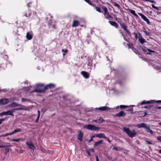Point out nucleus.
<instances>
[{
  "instance_id": "f257e3e1",
  "label": "nucleus",
  "mask_w": 161,
  "mask_h": 161,
  "mask_svg": "<svg viewBox=\"0 0 161 161\" xmlns=\"http://www.w3.org/2000/svg\"><path fill=\"white\" fill-rule=\"evenodd\" d=\"M9 106L12 108L18 106L21 107L15 109V110H29L28 107H25L24 106L21 104H17L15 102H12L11 104H9Z\"/></svg>"
},
{
  "instance_id": "f03ea898",
  "label": "nucleus",
  "mask_w": 161,
  "mask_h": 161,
  "mask_svg": "<svg viewBox=\"0 0 161 161\" xmlns=\"http://www.w3.org/2000/svg\"><path fill=\"white\" fill-rule=\"evenodd\" d=\"M32 92H36L39 93L45 92L44 84L38 83L36 84V88L32 91Z\"/></svg>"
},
{
  "instance_id": "7ed1b4c3",
  "label": "nucleus",
  "mask_w": 161,
  "mask_h": 161,
  "mask_svg": "<svg viewBox=\"0 0 161 161\" xmlns=\"http://www.w3.org/2000/svg\"><path fill=\"white\" fill-rule=\"evenodd\" d=\"M123 130L130 137L132 138L137 134L136 132L134 130L131 131L128 128L123 127Z\"/></svg>"
},
{
  "instance_id": "20e7f679",
  "label": "nucleus",
  "mask_w": 161,
  "mask_h": 161,
  "mask_svg": "<svg viewBox=\"0 0 161 161\" xmlns=\"http://www.w3.org/2000/svg\"><path fill=\"white\" fill-rule=\"evenodd\" d=\"M102 8L104 11L103 14L105 18L108 20L112 19L113 17L111 15H110L107 8L105 6H103L102 7Z\"/></svg>"
},
{
  "instance_id": "39448f33",
  "label": "nucleus",
  "mask_w": 161,
  "mask_h": 161,
  "mask_svg": "<svg viewBox=\"0 0 161 161\" xmlns=\"http://www.w3.org/2000/svg\"><path fill=\"white\" fill-rule=\"evenodd\" d=\"M155 103H161V100L155 101V100H151L149 101H146L144 100L140 103L139 105H142L146 104H151Z\"/></svg>"
},
{
  "instance_id": "423d86ee",
  "label": "nucleus",
  "mask_w": 161,
  "mask_h": 161,
  "mask_svg": "<svg viewBox=\"0 0 161 161\" xmlns=\"http://www.w3.org/2000/svg\"><path fill=\"white\" fill-rule=\"evenodd\" d=\"M86 129L92 130L96 131L99 130V128L98 127L94 125L89 124L86 125Z\"/></svg>"
},
{
  "instance_id": "0eeeda50",
  "label": "nucleus",
  "mask_w": 161,
  "mask_h": 161,
  "mask_svg": "<svg viewBox=\"0 0 161 161\" xmlns=\"http://www.w3.org/2000/svg\"><path fill=\"white\" fill-rule=\"evenodd\" d=\"M9 102L8 99L6 98H2L0 100V104L4 105L8 103Z\"/></svg>"
},
{
  "instance_id": "6e6552de",
  "label": "nucleus",
  "mask_w": 161,
  "mask_h": 161,
  "mask_svg": "<svg viewBox=\"0 0 161 161\" xmlns=\"http://www.w3.org/2000/svg\"><path fill=\"white\" fill-rule=\"evenodd\" d=\"M138 14L141 16V18L146 22H147V23L148 24H150V22L148 19L143 14L141 13H138Z\"/></svg>"
},
{
  "instance_id": "1a4fd4ad",
  "label": "nucleus",
  "mask_w": 161,
  "mask_h": 161,
  "mask_svg": "<svg viewBox=\"0 0 161 161\" xmlns=\"http://www.w3.org/2000/svg\"><path fill=\"white\" fill-rule=\"evenodd\" d=\"M55 86V85L53 83H50L47 85L44 86L45 91H46V90H48L49 89L54 88Z\"/></svg>"
},
{
  "instance_id": "9d476101",
  "label": "nucleus",
  "mask_w": 161,
  "mask_h": 161,
  "mask_svg": "<svg viewBox=\"0 0 161 161\" xmlns=\"http://www.w3.org/2000/svg\"><path fill=\"white\" fill-rule=\"evenodd\" d=\"M26 145L28 146L29 148L34 150L35 149L34 145L31 142H27L26 143Z\"/></svg>"
},
{
  "instance_id": "9b49d317",
  "label": "nucleus",
  "mask_w": 161,
  "mask_h": 161,
  "mask_svg": "<svg viewBox=\"0 0 161 161\" xmlns=\"http://www.w3.org/2000/svg\"><path fill=\"white\" fill-rule=\"evenodd\" d=\"M81 74L86 79L88 78L90 76V74L89 73L85 71L81 72Z\"/></svg>"
},
{
  "instance_id": "f8f14e48",
  "label": "nucleus",
  "mask_w": 161,
  "mask_h": 161,
  "mask_svg": "<svg viewBox=\"0 0 161 161\" xmlns=\"http://www.w3.org/2000/svg\"><path fill=\"white\" fill-rule=\"evenodd\" d=\"M125 113L122 110L119 113L116 114L115 115V117H125Z\"/></svg>"
},
{
  "instance_id": "ddd939ff",
  "label": "nucleus",
  "mask_w": 161,
  "mask_h": 161,
  "mask_svg": "<svg viewBox=\"0 0 161 161\" xmlns=\"http://www.w3.org/2000/svg\"><path fill=\"white\" fill-rule=\"evenodd\" d=\"M95 136L97 137H99V138H103L105 139H107V137L105 136V134L102 133L97 134L95 135Z\"/></svg>"
},
{
  "instance_id": "4468645a",
  "label": "nucleus",
  "mask_w": 161,
  "mask_h": 161,
  "mask_svg": "<svg viewBox=\"0 0 161 161\" xmlns=\"http://www.w3.org/2000/svg\"><path fill=\"white\" fill-rule=\"evenodd\" d=\"M80 24V23L79 21L76 20H74L71 26L73 27H77Z\"/></svg>"
},
{
  "instance_id": "2eb2a0df",
  "label": "nucleus",
  "mask_w": 161,
  "mask_h": 161,
  "mask_svg": "<svg viewBox=\"0 0 161 161\" xmlns=\"http://www.w3.org/2000/svg\"><path fill=\"white\" fill-rule=\"evenodd\" d=\"M108 22L111 25L115 27L116 28H118L119 27V25L118 24L114 21H112L109 20L108 21Z\"/></svg>"
},
{
  "instance_id": "dca6fc26",
  "label": "nucleus",
  "mask_w": 161,
  "mask_h": 161,
  "mask_svg": "<svg viewBox=\"0 0 161 161\" xmlns=\"http://www.w3.org/2000/svg\"><path fill=\"white\" fill-rule=\"evenodd\" d=\"M138 35L139 36V41L140 43L142 44L145 42H146V40L142 37V35L140 33H138Z\"/></svg>"
},
{
  "instance_id": "f3484780",
  "label": "nucleus",
  "mask_w": 161,
  "mask_h": 161,
  "mask_svg": "<svg viewBox=\"0 0 161 161\" xmlns=\"http://www.w3.org/2000/svg\"><path fill=\"white\" fill-rule=\"evenodd\" d=\"M96 109H97L99 110L104 111L108 110L109 109V108L107 107L103 106L101 107H99L98 108H97Z\"/></svg>"
},
{
  "instance_id": "a211bd4d",
  "label": "nucleus",
  "mask_w": 161,
  "mask_h": 161,
  "mask_svg": "<svg viewBox=\"0 0 161 161\" xmlns=\"http://www.w3.org/2000/svg\"><path fill=\"white\" fill-rule=\"evenodd\" d=\"M142 50L144 52H147V54H151V53L155 52L154 51L148 49H142Z\"/></svg>"
},
{
  "instance_id": "6ab92c4d",
  "label": "nucleus",
  "mask_w": 161,
  "mask_h": 161,
  "mask_svg": "<svg viewBox=\"0 0 161 161\" xmlns=\"http://www.w3.org/2000/svg\"><path fill=\"white\" fill-rule=\"evenodd\" d=\"M83 136V134L81 131H79V134L78 136V139L81 142L82 140V138Z\"/></svg>"
},
{
  "instance_id": "aec40b11",
  "label": "nucleus",
  "mask_w": 161,
  "mask_h": 161,
  "mask_svg": "<svg viewBox=\"0 0 161 161\" xmlns=\"http://www.w3.org/2000/svg\"><path fill=\"white\" fill-rule=\"evenodd\" d=\"M137 127L138 128H144L145 129L146 127H147V125L145 123H142L138 124L137 125Z\"/></svg>"
},
{
  "instance_id": "412c9836",
  "label": "nucleus",
  "mask_w": 161,
  "mask_h": 161,
  "mask_svg": "<svg viewBox=\"0 0 161 161\" xmlns=\"http://www.w3.org/2000/svg\"><path fill=\"white\" fill-rule=\"evenodd\" d=\"M122 28L123 29L124 31L126 30L127 29V27L124 23H122L120 25Z\"/></svg>"
},
{
  "instance_id": "4be33fe9",
  "label": "nucleus",
  "mask_w": 161,
  "mask_h": 161,
  "mask_svg": "<svg viewBox=\"0 0 161 161\" xmlns=\"http://www.w3.org/2000/svg\"><path fill=\"white\" fill-rule=\"evenodd\" d=\"M26 37L27 39L29 40H30L32 38V35L29 32L27 33Z\"/></svg>"
},
{
  "instance_id": "5701e85b",
  "label": "nucleus",
  "mask_w": 161,
  "mask_h": 161,
  "mask_svg": "<svg viewBox=\"0 0 161 161\" xmlns=\"http://www.w3.org/2000/svg\"><path fill=\"white\" fill-rule=\"evenodd\" d=\"M5 115H10L13 116V112L11 110H8L7 111L5 112Z\"/></svg>"
},
{
  "instance_id": "b1692460",
  "label": "nucleus",
  "mask_w": 161,
  "mask_h": 161,
  "mask_svg": "<svg viewBox=\"0 0 161 161\" xmlns=\"http://www.w3.org/2000/svg\"><path fill=\"white\" fill-rule=\"evenodd\" d=\"M21 129H20V128L16 129H15L14 131H13L12 132L10 133V135H13L17 132L21 131Z\"/></svg>"
},
{
  "instance_id": "393cba45",
  "label": "nucleus",
  "mask_w": 161,
  "mask_h": 161,
  "mask_svg": "<svg viewBox=\"0 0 161 161\" xmlns=\"http://www.w3.org/2000/svg\"><path fill=\"white\" fill-rule=\"evenodd\" d=\"M147 132L150 133L151 134H153V130L150 129V127L149 126L147 127H147H146L145 129Z\"/></svg>"
},
{
  "instance_id": "a878e982",
  "label": "nucleus",
  "mask_w": 161,
  "mask_h": 161,
  "mask_svg": "<svg viewBox=\"0 0 161 161\" xmlns=\"http://www.w3.org/2000/svg\"><path fill=\"white\" fill-rule=\"evenodd\" d=\"M128 10L130 12L133 14L135 16L137 17H138L136 13L135 12L134 10H133L132 9H130L128 8Z\"/></svg>"
},
{
  "instance_id": "bb28decb",
  "label": "nucleus",
  "mask_w": 161,
  "mask_h": 161,
  "mask_svg": "<svg viewBox=\"0 0 161 161\" xmlns=\"http://www.w3.org/2000/svg\"><path fill=\"white\" fill-rule=\"evenodd\" d=\"M103 143V140H101L98 142H96L94 144V147H97L98 145L100 144H102Z\"/></svg>"
},
{
  "instance_id": "cd10ccee",
  "label": "nucleus",
  "mask_w": 161,
  "mask_h": 161,
  "mask_svg": "<svg viewBox=\"0 0 161 161\" xmlns=\"http://www.w3.org/2000/svg\"><path fill=\"white\" fill-rule=\"evenodd\" d=\"M86 2L89 4L91 6L95 7V4L92 3L90 0H84Z\"/></svg>"
},
{
  "instance_id": "c85d7f7f",
  "label": "nucleus",
  "mask_w": 161,
  "mask_h": 161,
  "mask_svg": "<svg viewBox=\"0 0 161 161\" xmlns=\"http://www.w3.org/2000/svg\"><path fill=\"white\" fill-rule=\"evenodd\" d=\"M115 20L117 21V22L119 24L122 23L123 22H122V19L121 18H115Z\"/></svg>"
},
{
  "instance_id": "c756f323",
  "label": "nucleus",
  "mask_w": 161,
  "mask_h": 161,
  "mask_svg": "<svg viewBox=\"0 0 161 161\" xmlns=\"http://www.w3.org/2000/svg\"><path fill=\"white\" fill-rule=\"evenodd\" d=\"M97 119V123H102L104 121V120L101 117H100L99 119Z\"/></svg>"
},
{
  "instance_id": "7c9ffc66",
  "label": "nucleus",
  "mask_w": 161,
  "mask_h": 161,
  "mask_svg": "<svg viewBox=\"0 0 161 161\" xmlns=\"http://www.w3.org/2000/svg\"><path fill=\"white\" fill-rule=\"evenodd\" d=\"M134 105H130L129 106H126V105H120L119 106V107L120 108H127L130 107H133L134 106Z\"/></svg>"
},
{
  "instance_id": "2f4dec72",
  "label": "nucleus",
  "mask_w": 161,
  "mask_h": 161,
  "mask_svg": "<svg viewBox=\"0 0 161 161\" xmlns=\"http://www.w3.org/2000/svg\"><path fill=\"white\" fill-rule=\"evenodd\" d=\"M20 140L21 141H22L23 139H20V138H18V139H11V141H12L15 142H18L19 141H20Z\"/></svg>"
},
{
  "instance_id": "473e14b6",
  "label": "nucleus",
  "mask_w": 161,
  "mask_h": 161,
  "mask_svg": "<svg viewBox=\"0 0 161 161\" xmlns=\"http://www.w3.org/2000/svg\"><path fill=\"white\" fill-rule=\"evenodd\" d=\"M92 60H91V59H90V60L88 61V63L87 64L88 66L89 67H91L92 66Z\"/></svg>"
},
{
  "instance_id": "72a5a7b5",
  "label": "nucleus",
  "mask_w": 161,
  "mask_h": 161,
  "mask_svg": "<svg viewBox=\"0 0 161 161\" xmlns=\"http://www.w3.org/2000/svg\"><path fill=\"white\" fill-rule=\"evenodd\" d=\"M38 117H37L36 119V123H37L38 122V121L39 120V117H40V111L39 110H38Z\"/></svg>"
},
{
  "instance_id": "f704fd0d",
  "label": "nucleus",
  "mask_w": 161,
  "mask_h": 161,
  "mask_svg": "<svg viewBox=\"0 0 161 161\" xmlns=\"http://www.w3.org/2000/svg\"><path fill=\"white\" fill-rule=\"evenodd\" d=\"M94 7H95V9L97 11L100 13H102V11L101 10V8L100 7H96L95 6Z\"/></svg>"
},
{
  "instance_id": "c9c22d12",
  "label": "nucleus",
  "mask_w": 161,
  "mask_h": 161,
  "mask_svg": "<svg viewBox=\"0 0 161 161\" xmlns=\"http://www.w3.org/2000/svg\"><path fill=\"white\" fill-rule=\"evenodd\" d=\"M113 150H114L116 151L121 150V148L119 147H113Z\"/></svg>"
},
{
  "instance_id": "e433bc0d",
  "label": "nucleus",
  "mask_w": 161,
  "mask_h": 161,
  "mask_svg": "<svg viewBox=\"0 0 161 161\" xmlns=\"http://www.w3.org/2000/svg\"><path fill=\"white\" fill-rule=\"evenodd\" d=\"M30 99H26L24 98H22L21 99V101L22 102H25L26 101L30 102Z\"/></svg>"
},
{
  "instance_id": "4c0bfd02",
  "label": "nucleus",
  "mask_w": 161,
  "mask_h": 161,
  "mask_svg": "<svg viewBox=\"0 0 161 161\" xmlns=\"http://www.w3.org/2000/svg\"><path fill=\"white\" fill-rule=\"evenodd\" d=\"M153 105H151L149 106H145L143 107L144 108L147 109H150L152 107Z\"/></svg>"
},
{
  "instance_id": "58836bf2",
  "label": "nucleus",
  "mask_w": 161,
  "mask_h": 161,
  "mask_svg": "<svg viewBox=\"0 0 161 161\" xmlns=\"http://www.w3.org/2000/svg\"><path fill=\"white\" fill-rule=\"evenodd\" d=\"M27 6L29 8H30L32 7L33 6V3L32 2H30L28 3Z\"/></svg>"
},
{
  "instance_id": "ea45409f",
  "label": "nucleus",
  "mask_w": 161,
  "mask_h": 161,
  "mask_svg": "<svg viewBox=\"0 0 161 161\" xmlns=\"http://www.w3.org/2000/svg\"><path fill=\"white\" fill-rule=\"evenodd\" d=\"M9 135H10V133H7V134H4V135H0V137H3L6 136H9Z\"/></svg>"
},
{
  "instance_id": "a19ab883",
  "label": "nucleus",
  "mask_w": 161,
  "mask_h": 161,
  "mask_svg": "<svg viewBox=\"0 0 161 161\" xmlns=\"http://www.w3.org/2000/svg\"><path fill=\"white\" fill-rule=\"evenodd\" d=\"M113 3H114V6L117 7L118 8H120V6L119 4L115 2H114Z\"/></svg>"
},
{
  "instance_id": "79ce46f5",
  "label": "nucleus",
  "mask_w": 161,
  "mask_h": 161,
  "mask_svg": "<svg viewBox=\"0 0 161 161\" xmlns=\"http://www.w3.org/2000/svg\"><path fill=\"white\" fill-rule=\"evenodd\" d=\"M144 1L149 2L151 3H155L154 0H143Z\"/></svg>"
},
{
  "instance_id": "37998d69",
  "label": "nucleus",
  "mask_w": 161,
  "mask_h": 161,
  "mask_svg": "<svg viewBox=\"0 0 161 161\" xmlns=\"http://www.w3.org/2000/svg\"><path fill=\"white\" fill-rule=\"evenodd\" d=\"M143 32L145 33V35L146 36H149L150 35V33L149 32H147L145 30L143 31Z\"/></svg>"
},
{
  "instance_id": "c03bdc74",
  "label": "nucleus",
  "mask_w": 161,
  "mask_h": 161,
  "mask_svg": "<svg viewBox=\"0 0 161 161\" xmlns=\"http://www.w3.org/2000/svg\"><path fill=\"white\" fill-rule=\"evenodd\" d=\"M152 7L154 8V9H156L157 10H159V7H156L154 4H153L152 5Z\"/></svg>"
},
{
  "instance_id": "a18cd8bd",
  "label": "nucleus",
  "mask_w": 161,
  "mask_h": 161,
  "mask_svg": "<svg viewBox=\"0 0 161 161\" xmlns=\"http://www.w3.org/2000/svg\"><path fill=\"white\" fill-rule=\"evenodd\" d=\"M6 118H3L2 119H0V125L6 119Z\"/></svg>"
},
{
  "instance_id": "49530a36",
  "label": "nucleus",
  "mask_w": 161,
  "mask_h": 161,
  "mask_svg": "<svg viewBox=\"0 0 161 161\" xmlns=\"http://www.w3.org/2000/svg\"><path fill=\"white\" fill-rule=\"evenodd\" d=\"M96 137L95 136V135H92V137H91V138L89 140V142H91V141H93V138L94 137Z\"/></svg>"
},
{
  "instance_id": "de8ad7c7",
  "label": "nucleus",
  "mask_w": 161,
  "mask_h": 161,
  "mask_svg": "<svg viewBox=\"0 0 161 161\" xmlns=\"http://www.w3.org/2000/svg\"><path fill=\"white\" fill-rule=\"evenodd\" d=\"M9 149L8 148H6L5 149V154H7V153L9 152Z\"/></svg>"
},
{
  "instance_id": "09e8293b",
  "label": "nucleus",
  "mask_w": 161,
  "mask_h": 161,
  "mask_svg": "<svg viewBox=\"0 0 161 161\" xmlns=\"http://www.w3.org/2000/svg\"><path fill=\"white\" fill-rule=\"evenodd\" d=\"M131 44H133L132 43L130 42V43H128L127 44V46L130 48L131 47Z\"/></svg>"
},
{
  "instance_id": "8fccbe9b",
  "label": "nucleus",
  "mask_w": 161,
  "mask_h": 161,
  "mask_svg": "<svg viewBox=\"0 0 161 161\" xmlns=\"http://www.w3.org/2000/svg\"><path fill=\"white\" fill-rule=\"evenodd\" d=\"M146 144H148L151 145V144H153L152 142L150 141H146Z\"/></svg>"
},
{
  "instance_id": "3c124183",
  "label": "nucleus",
  "mask_w": 161,
  "mask_h": 161,
  "mask_svg": "<svg viewBox=\"0 0 161 161\" xmlns=\"http://www.w3.org/2000/svg\"><path fill=\"white\" fill-rule=\"evenodd\" d=\"M127 111H130L132 113H133V108H132L131 109H129L127 110Z\"/></svg>"
},
{
  "instance_id": "603ef678",
  "label": "nucleus",
  "mask_w": 161,
  "mask_h": 161,
  "mask_svg": "<svg viewBox=\"0 0 161 161\" xmlns=\"http://www.w3.org/2000/svg\"><path fill=\"white\" fill-rule=\"evenodd\" d=\"M133 34L135 35L136 39H137L138 38V36L137 34L135 32L133 33Z\"/></svg>"
},
{
  "instance_id": "864d4df0",
  "label": "nucleus",
  "mask_w": 161,
  "mask_h": 161,
  "mask_svg": "<svg viewBox=\"0 0 161 161\" xmlns=\"http://www.w3.org/2000/svg\"><path fill=\"white\" fill-rule=\"evenodd\" d=\"M62 52H65V53H67L68 52V50L67 49H62Z\"/></svg>"
},
{
  "instance_id": "5fc2aeb1",
  "label": "nucleus",
  "mask_w": 161,
  "mask_h": 161,
  "mask_svg": "<svg viewBox=\"0 0 161 161\" xmlns=\"http://www.w3.org/2000/svg\"><path fill=\"white\" fill-rule=\"evenodd\" d=\"M125 31L129 35H130V31L127 29H126V30H125Z\"/></svg>"
},
{
  "instance_id": "6e6d98bb",
  "label": "nucleus",
  "mask_w": 161,
  "mask_h": 161,
  "mask_svg": "<svg viewBox=\"0 0 161 161\" xmlns=\"http://www.w3.org/2000/svg\"><path fill=\"white\" fill-rule=\"evenodd\" d=\"M157 139L161 142V136H158L157 137Z\"/></svg>"
},
{
  "instance_id": "4d7b16f0",
  "label": "nucleus",
  "mask_w": 161,
  "mask_h": 161,
  "mask_svg": "<svg viewBox=\"0 0 161 161\" xmlns=\"http://www.w3.org/2000/svg\"><path fill=\"white\" fill-rule=\"evenodd\" d=\"M154 108L155 109H161V107H160V106H159V107H157V106H156V107H154Z\"/></svg>"
},
{
  "instance_id": "13d9d810",
  "label": "nucleus",
  "mask_w": 161,
  "mask_h": 161,
  "mask_svg": "<svg viewBox=\"0 0 161 161\" xmlns=\"http://www.w3.org/2000/svg\"><path fill=\"white\" fill-rule=\"evenodd\" d=\"M3 115H5V112H3L0 113V115L2 116Z\"/></svg>"
},
{
  "instance_id": "bf43d9fd",
  "label": "nucleus",
  "mask_w": 161,
  "mask_h": 161,
  "mask_svg": "<svg viewBox=\"0 0 161 161\" xmlns=\"http://www.w3.org/2000/svg\"><path fill=\"white\" fill-rule=\"evenodd\" d=\"M96 161H99V159L98 158V156L97 155H96L95 156Z\"/></svg>"
},
{
  "instance_id": "052dcab7",
  "label": "nucleus",
  "mask_w": 161,
  "mask_h": 161,
  "mask_svg": "<svg viewBox=\"0 0 161 161\" xmlns=\"http://www.w3.org/2000/svg\"><path fill=\"white\" fill-rule=\"evenodd\" d=\"M89 150L93 153H94V150L93 148L90 149H89Z\"/></svg>"
},
{
  "instance_id": "680f3d73",
  "label": "nucleus",
  "mask_w": 161,
  "mask_h": 161,
  "mask_svg": "<svg viewBox=\"0 0 161 161\" xmlns=\"http://www.w3.org/2000/svg\"><path fill=\"white\" fill-rule=\"evenodd\" d=\"M86 153H87L88 154L89 156H91L90 153L89 151H86Z\"/></svg>"
},
{
  "instance_id": "e2e57ef3",
  "label": "nucleus",
  "mask_w": 161,
  "mask_h": 161,
  "mask_svg": "<svg viewBox=\"0 0 161 161\" xmlns=\"http://www.w3.org/2000/svg\"><path fill=\"white\" fill-rule=\"evenodd\" d=\"M52 27H53L54 29H55L56 28V26L55 25H52Z\"/></svg>"
},
{
  "instance_id": "0e129e2a",
  "label": "nucleus",
  "mask_w": 161,
  "mask_h": 161,
  "mask_svg": "<svg viewBox=\"0 0 161 161\" xmlns=\"http://www.w3.org/2000/svg\"><path fill=\"white\" fill-rule=\"evenodd\" d=\"M132 50L134 51V52H135V51L136 50V49L134 47V48L132 49Z\"/></svg>"
},
{
  "instance_id": "69168bd1",
  "label": "nucleus",
  "mask_w": 161,
  "mask_h": 161,
  "mask_svg": "<svg viewBox=\"0 0 161 161\" xmlns=\"http://www.w3.org/2000/svg\"><path fill=\"white\" fill-rule=\"evenodd\" d=\"M6 146L3 145H0V148H4Z\"/></svg>"
},
{
  "instance_id": "338daca9",
  "label": "nucleus",
  "mask_w": 161,
  "mask_h": 161,
  "mask_svg": "<svg viewBox=\"0 0 161 161\" xmlns=\"http://www.w3.org/2000/svg\"><path fill=\"white\" fill-rule=\"evenodd\" d=\"M106 139L107 140V141L109 142L110 143L111 142V141L109 139L107 138V139Z\"/></svg>"
},
{
  "instance_id": "774afa93",
  "label": "nucleus",
  "mask_w": 161,
  "mask_h": 161,
  "mask_svg": "<svg viewBox=\"0 0 161 161\" xmlns=\"http://www.w3.org/2000/svg\"><path fill=\"white\" fill-rule=\"evenodd\" d=\"M24 15L26 17H27L28 16L27 15L26 13H24Z\"/></svg>"
}]
</instances>
